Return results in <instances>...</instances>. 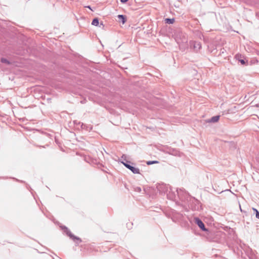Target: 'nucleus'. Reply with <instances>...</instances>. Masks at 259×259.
<instances>
[{"instance_id": "obj_1", "label": "nucleus", "mask_w": 259, "mask_h": 259, "mask_svg": "<svg viewBox=\"0 0 259 259\" xmlns=\"http://www.w3.org/2000/svg\"><path fill=\"white\" fill-rule=\"evenodd\" d=\"M123 164L126 167L130 169L134 174H140V170L139 168L131 166L130 165L125 163L123 162Z\"/></svg>"}, {"instance_id": "obj_2", "label": "nucleus", "mask_w": 259, "mask_h": 259, "mask_svg": "<svg viewBox=\"0 0 259 259\" xmlns=\"http://www.w3.org/2000/svg\"><path fill=\"white\" fill-rule=\"evenodd\" d=\"M195 222L200 227V228H201L202 230H203V231L206 230L204 224L200 219H199L198 218H195Z\"/></svg>"}, {"instance_id": "obj_3", "label": "nucleus", "mask_w": 259, "mask_h": 259, "mask_svg": "<svg viewBox=\"0 0 259 259\" xmlns=\"http://www.w3.org/2000/svg\"><path fill=\"white\" fill-rule=\"evenodd\" d=\"M69 236L72 239H73L74 241H76V243H80L82 241L80 238L74 236L73 235L70 234L69 235Z\"/></svg>"}, {"instance_id": "obj_4", "label": "nucleus", "mask_w": 259, "mask_h": 259, "mask_svg": "<svg viewBox=\"0 0 259 259\" xmlns=\"http://www.w3.org/2000/svg\"><path fill=\"white\" fill-rule=\"evenodd\" d=\"M193 43V48L195 50H200L201 48V45L199 42L194 41Z\"/></svg>"}, {"instance_id": "obj_5", "label": "nucleus", "mask_w": 259, "mask_h": 259, "mask_svg": "<svg viewBox=\"0 0 259 259\" xmlns=\"http://www.w3.org/2000/svg\"><path fill=\"white\" fill-rule=\"evenodd\" d=\"M117 17L119 20H121L122 21L123 24H124L125 23L126 19L125 16L122 15H118Z\"/></svg>"}, {"instance_id": "obj_6", "label": "nucleus", "mask_w": 259, "mask_h": 259, "mask_svg": "<svg viewBox=\"0 0 259 259\" xmlns=\"http://www.w3.org/2000/svg\"><path fill=\"white\" fill-rule=\"evenodd\" d=\"M165 22L167 24H173L175 22V19L166 18L165 19Z\"/></svg>"}, {"instance_id": "obj_7", "label": "nucleus", "mask_w": 259, "mask_h": 259, "mask_svg": "<svg viewBox=\"0 0 259 259\" xmlns=\"http://www.w3.org/2000/svg\"><path fill=\"white\" fill-rule=\"evenodd\" d=\"M219 118H220V116H213L211 118L210 121L212 122H215L218 121V120H219Z\"/></svg>"}, {"instance_id": "obj_8", "label": "nucleus", "mask_w": 259, "mask_h": 259, "mask_svg": "<svg viewBox=\"0 0 259 259\" xmlns=\"http://www.w3.org/2000/svg\"><path fill=\"white\" fill-rule=\"evenodd\" d=\"M92 24L95 26H97L99 24V20L97 18H95L93 19Z\"/></svg>"}, {"instance_id": "obj_9", "label": "nucleus", "mask_w": 259, "mask_h": 259, "mask_svg": "<svg viewBox=\"0 0 259 259\" xmlns=\"http://www.w3.org/2000/svg\"><path fill=\"white\" fill-rule=\"evenodd\" d=\"M159 163V162L158 161H148L146 162L147 165H151V164H156V163Z\"/></svg>"}, {"instance_id": "obj_10", "label": "nucleus", "mask_w": 259, "mask_h": 259, "mask_svg": "<svg viewBox=\"0 0 259 259\" xmlns=\"http://www.w3.org/2000/svg\"><path fill=\"white\" fill-rule=\"evenodd\" d=\"M241 58H242V55L240 54H237L235 56V58L237 60H238L239 61V60L241 59Z\"/></svg>"}, {"instance_id": "obj_11", "label": "nucleus", "mask_w": 259, "mask_h": 259, "mask_svg": "<svg viewBox=\"0 0 259 259\" xmlns=\"http://www.w3.org/2000/svg\"><path fill=\"white\" fill-rule=\"evenodd\" d=\"M253 210L256 213V217L258 219H259V212L257 211V210L254 208H252Z\"/></svg>"}, {"instance_id": "obj_12", "label": "nucleus", "mask_w": 259, "mask_h": 259, "mask_svg": "<svg viewBox=\"0 0 259 259\" xmlns=\"http://www.w3.org/2000/svg\"><path fill=\"white\" fill-rule=\"evenodd\" d=\"M1 62L4 63L9 64V62L5 58H2Z\"/></svg>"}, {"instance_id": "obj_13", "label": "nucleus", "mask_w": 259, "mask_h": 259, "mask_svg": "<svg viewBox=\"0 0 259 259\" xmlns=\"http://www.w3.org/2000/svg\"><path fill=\"white\" fill-rule=\"evenodd\" d=\"M242 65H244L245 64V62L244 61V60H242V59H240L239 60V61Z\"/></svg>"}, {"instance_id": "obj_14", "label": "nucleus", "mask_w": 259, "mask_h": 259, "mask_svg": "<svg viewBox=\"0 0 259 259\" xmlns=\"http://www.w3.org/2000/svg\"><path fill=\"white\" fill-rule=\"evenodd\" d=\"M128 1V0H120V2L122 3H125L126 2H127Z\"/></svg>"}]
</instances>
